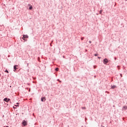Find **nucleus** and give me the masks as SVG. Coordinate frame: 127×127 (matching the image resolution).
<instances>
[{
	"label": "nucleus",
	"instance_id": "obj_5",
	"mask_svg": "<svg viewBox=\"0 0 127 127\" xmlns=\"http://www.w3.org/2000/svg\"><path fill=\"white\" fill-rule=\"evenodd\" d=\"M28 6H29V9L31 10L32 9V5L30 4H28Z\"/></svg>",
	"mask_w": 127,
	"mask_h": 127
},
{
	"label": "nucleus",
	"instance_id": "obj_9",
	"mask_svg": "<svg viewBox=\"0 0 127 127\" xmlns=\"http://www.w3.org/2000/svg\"><path fill=\"white\" fill-rule=\"evenodd\" d=\"M115 88H116L115 85H113V86H112V89H115Z\"/></svg>",
	"mask_w": 127,
	"mask_h": 127
},
{
	"label": "nucleus",
	"instance_id": "obj_12",
	"mask_svg": "<svg viewBox=\"0 0 127 127\" xmlns=\"http://www.w3.org/2000/svg\"><path fill=\"white\" fill-rule=\"evenodd\" d=\"M22 39H23V40H25V38H24V37H23L22 38Z\"/></svg>",
	"mask_w": 127,
	"mask_h": 127
},
{
	"label": "nucleus",
	"instance_id": "obj_11",
	"mask_svg": "<svg viewBox=\"0 0 127 127\" xmlns=\"http://www.w3.org/2000/svg\"><path fill=\"white\" fill-rule=\"evenodd\" d=\"M82 110H86V107H82Z\"/></svg>",
	"mask_w": 127,
	"mask_h": 127
},
{
	"label": "nucleus",
	"instance_id": "obj_21",
	"mask_svg": "<svg viewBox=\"0 0 127 127\" xmlns=\"http://www.w3.org/2000/svg\"><path fill=\"white\" fill-rule=\"evenodd\" d=\"M6 127H8V126H6Z\"/></svg>",
	"mask_w": 127,
	"mask_h": 127
},
{
	"label": "nucleus",
	"instance_id": "obj_18",
	"mask_svg": "<svg viewBox=\"0 0 127 127\" xmlns=\"http://www.w3.org/2000/svg\"><path fill=\"white\" fill-rule=\"evenodd\" d=\"M16 107H18V105H15Z\"/></svg>",
	"mask_w": 127,
	"mask_h": 127
},
{
	"label": "nucleus",
	"instance_id": "obj_13",
	"mask_svg": "<svg viewBox=\"0 0 127 127\" xmlns=\"http://www.w3.org/2000/svg\"><path fill=\"white\" fill-rule=\"evenodd\" d=\"M81 40H84V37H81Z\"/></svg>",
	"mask_w": 127,
	"mask_h": 127
},
{
	"label": "nucleus",
	"instance_id": "obj_2",
	"mask_svg": "<svg viewBox=\"0 0 127 127\" xmlns=\"http://www.w3.org/2000/svg\"><path fill=\"white\" fill-rule=\"evenodd\" d=\"M108 62H109V61L108 60V59H105L104 60L103 63H104V64H107V63H108Z\"/></svg>",
	"mask_w": 127,
	"mask_h": 127
},
{
	"label": "nucleus",
	"instance_id": "obj_15",
	"mask_svg": "<svg viewBox=\"0 0 127 127\" xmlns=\"http://www.w3.org/2000/svg\"><path fill=\"white\" fill-rule=\"evenodd\" d=\"M94 56H98V55L95 54V55H94Z\"/></svg>",
	"mask_w": 127,
	"mask_h": 127
},
{
	"label": "nucleus",
	"instance_id": "obj_4",
	"mask_svg": "<svg viewBox=\"0 0 127 127\" xmlns=\"http://www.w3.org/2000/svg\"><path fill=\"white\" fill-rule=\"evenodd\" d=\"M10 99H7V98H4V99H3V101H4V102H9V101H10Z\"/></svg>",
	"mask_w": 127,
	"mask_h": 127
},
{
	"label": "nucleus",
	"instance_id": "obj_19",
	"mask_svg": "<svg viewBox=\"0 0 127 127\" xmlns=\"http://www.w3.org/2000/svg\"><path fill=\"white\" fill-rule=\"evenodd\" d=\"M99 59H100L101 58L100 57H98Z\"/></svg>",
	"mask_w": 127,
	"mask_h": 127
},
{
	"label": "nucleus",
	"instance_id": "obj_3",
	"mask_svg": "<svg viewBox=\"0 0 127 127\" xmlns=\"http://www.w3.org/2000/svg\"><path fill=\"white\" fill-rule=\"evenodd\" d=\"M22 125H23V126H24V127H25V126H26V125H27L26 121L24 120L22 122Z\"/></svg>",
	"mask_w": 127,
	"mask_h": 127
},
{
	"label": "nucleus",
	"instance_id": "obj_1",
	"mask_svg": "<svg viewBox=\"0 0 127 127\" xmlns=\"http://www.w3.org/2000/svg\"><path fill=\"white\" fill-rule=\"evenodd\" d=\"M18 65H14L13 66V68H14V72H15V71H16L17 69H18Z\"/></svg>",
	"mask_w": 127,
	"mask_h": 127
},
{
	"label": "nucleus",
	"instance_id": "obj_7",
	"mask_svg": "<svg viewBox=\"0 0 127 127\" xmlns=\"http://www.w3.org/2000/svg\"><path fill=\"white\" fill-rule=\"evenodd\" d=\"M23 37H24V38H28L27 35H23Z\"/></svg>",
	"mask_w": 127,
	"mask_h": 127
},
{
	"label": "nucleus",
	"instance_id": "obj_8",
	"mask_svg": "<svg viewBox=\"0 0 127 127\" xmlns=\"http://www.w3.org/2000/svg\"><path fill=\"white\" fill-rule=\"evenodd\" d=\"M102 12H103V9L99 11L100 14H102Z\"/></svg>",
	"mask_w": 127,
	"mask_h": 127
},
{
	"label": "nucleus",
	"instance_id": "obj_10",
	"mask_svg": "<svg viewBox=\"0 0 127 127\" xmlns=\"http://www.w3.org/2000/svg\"><path fill=\"white\" fill-rule=\"evenodd\" d=\"M55 70H56V71H58L59 70V68L57 67V68H56Z\"/></svg>",
	"mask_w": 127,
	"mask_h": 127
},
{
	"label": "nucleus",
	"instance_id": "obj_6",
	"mask_svg": "<svg viewBox=\"0 0 127 127\" xmlns=\"http://www.w3.org/2000/svg\"><path fill=\"white\" fill-rule=\"evenodd\" d=\"M46 101V99H45V97H42L41 98V101L42 102H45Z\"/></svg>",
	"mask_w": 127,
	"mask_h": 127
},
{
	"label": "nucleus",
	"instance_id": "obj_14",
	"mask_svg": "<svg viewBox=\"0 0 127 127\" xmlns=\"http://www.w3.org/2000/svg\"><path fill=\"white\" fill-rule=\"evenodd\" d=\"M89 43L91 44V43H92V41H89Z\"/></svg>",
	"mask_w": 127,
	"mask_h": 127
},
{
	"label": "nucleus",
	"instance_id": "obj_20",
	"mask_svg": "<svg viewBox=\"0 0 127 127\" xmlns=\"http://www.w3.org/2000/svg\"><path fill=\"white\" fill-rule=\"evenodd\" d=\"M121 77H122V74H121Z\"/></svg>",
	"mask_w": 127,
	"mask_h": 127
},
{
	"label": "nucleus",
	"instance_id": "obj_17",
	"mask_svg": "<svg viewBox=\"0 0 127 127\" xmlns=\"http://www.w3.org/2000/svg\"><path fill=\"white\" fill-rule=\"evenodd\" d=\"M6 73H8V70H6Z\"/></svg>",
	"mask_w": 127,
	"mask_h": 127
},
{
	"label": "nucleus",
	"instance_id": "obj_16",
	"mask_svg": "<svg viewBox=\"0 0 127 127\" xmlns=\"http://www.w3.org/2000/svg\"><path fill=\"white\" fill-rule=\"evenodd\" d=\"M52 43H51V44H50V46H52Z\"/></svg>",
	"mask_w": 127,
	"mask_h": 127
}]
</instances>
